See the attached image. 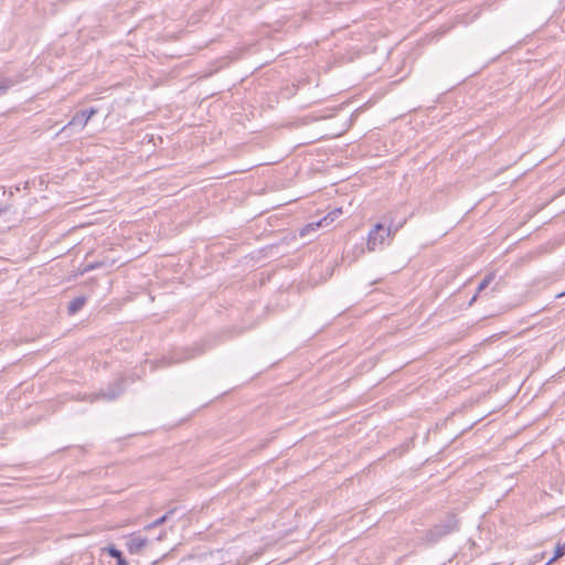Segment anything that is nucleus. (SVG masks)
Here are the masks:
<instances>
[{"label": "nucleus", "mask_w": 565, "mask_h": 565, "mask_svg": "<svg viewBox=\"0 0 565 565\" xmlns=\"http://www.w3.org/2000/svg\"><path fill=\"white\" fill-rule=\"evenodd\" d=\"M396 231L397 228L392 230L391 226H385L381 223L375 224L367 235V250L374 252L376 249L383 248L386 244L390 243L392 236L396 233Z\"/></svg>", "instance_id": "f257e3e1"}, {"label": "nucleus", "mask_w": 565, "mask_h": 565, "mask_svg": "<svg viewBox=\"0 0 565 565\" xmlns=\"http://www.w3.org/2000/svg\"><path fill=\"white\" fill-rule=\"evenodd\" d=\"M126 379L120 376L113 382L108 383L105 388L99 390L96 393L89 394L85 399L93 403L99 399L106 402H113L122 395L125 392Z\"/></svg>", "instance_id": "f03ea898"}, {"label": "nucleus", "mask_w": 565, "mask_h": 565, "mask_svg": "<svg viewBox=\"0 0 565 565\" xmlns=\"http://www.w3.org/2000/svg\"><path fill=\"white\" fill-rule=\"evenodd\" d=\"M203 352L201 347H193L188 349H179L172 352V354L168 358H163L160 363L162 366L172 365L175 363H181L183 361H188L190 359L200 355Z\"/></svg>", "instance_id": "7ed1b4c3"}, {"label": "nucleus", "mask_w": 565, "mask_h": 565, "mask_svg": "<svg viewBox=\"0 0 565 565\" xmlns=\"http://www.w3.org/2000/svg\"><path fill=\"white\" fill-rule=\"evenodd\" d=\"M458 529V522L454 516L448 518L444 523L437 524L428 532V537L436 541L441 536L451 533Z\"/></svg>", "instance_id": "20e7f679"}, {"label": "nucleus", "mask_w": 565, "mask_h": 565, "mask_svg": "<svg viewBox=\"0 0 565 565\" xmlns=\"http://www.w3.org/2000/svg\"><path fill=\"white\" fill-rule=\"evenodd\" d=\"M97 113V110L93 107L88 108V109H84V110H81V111H77L73 118L71 119V121L65 125L60 132H65L67 131L71 127L73 126H77L79 127V129H83L88 120Z\"/></svg>", "instance_id": "39448f33"}, {"label": "nucleus", "mask_w": 565, "mask_h": 565, "mask_svg": "<svg viewBox=\"0 0 565 565\" xmlns=\"http://www.w3.org/2000/svg\"><path fill=\"white\" fill-rule=\"evenodd\" d=\"M148 539L140 535H130L126 541V547L130 554H139L148 545Z\"/></svg>", "instance_id": "423d86ee"}, {"label": "nucleus", "mask_w": 565, "mask_h": 565, "mask_svg": "<svg viewBox=\"0 0 565 565\" xmlns=\"http://www.w3.org/2000/svg\"><path fill=\"white\" fill-rule=\"evenodd\" d=\"M86 300L87 299L85 296L75 297L73 300L70 301L67 306L68 313L75 315L76 312H78L86 303Z\"/></svg>", "instance_id": "0eeeda50"}, {"label": "nucleus", "mask_w": 565, "mask_h": 565, "mask_svg": "<svg viewBox=\"0 0 565 565\" xmlns=\"http://www.w3.org/2000/svg\"><path fill=\"white\" fill-rule=\"evenodd\" d=\"M324 223H327V218H320L317 222L309 223L300 230L299 235L305 237L310 231H315L318 227H324Z\"/></svg>", "instance_id": "6e6552de"}, {"label": "nucleus", "mask_w": 565, "mask_h": 565, "mask_svg": "<svg viewBox=\"0 0 565 565\" xmlns=\"http://www.w3.org/2000/svg\"><path fill=\"white\" fill-rule=\"evenodd\" d=\"M174 512H175V509H170L166 514H163L159 519L154 520L152 523L146 525L145 529L150 530L152 527L163 524L170 518V515L173 514Z\"/></svg>", "instance_id": "1a4fd4ad"}, {"label": "nucleus", "mask_w": 565, "mask_h": 565, "mask_svg": "<svg viewBox=\"0 0 565 565\" xmlns=\"http://www.w3.org/2000/svg\"><path fill=\"white\" fill-rule=\"evenodd\" d=\"M17 83V81L10 77H3L0 79V97L7 94V92Z\"/></svg>", "instance_id": "9d476101"}, {"label": "nucleus", "mask_w": 565, "mask_h": 565, "mask_svg": "<svg viewBox=\"0 0 565 565\" xmlns=\"http://www.w3.org/2000/svg\"><path fill=\"white\" fill-rule=\"evenodd\" d=\"M342 209L341 207H337V209H333L331 212L328 213V215H326L323 218H327V223H324V227L326 226H329L332 222H334L338 217H340V215H342Z\"/></svg>", "instance_id": "9b49d317"}, {"label": "nucleus", "mask_w": 565, "mask_h": 565, "mask_svg": "<svg viewBox=\"0 0 565 565\" xmlns=\"http://www.w3.org/2000/svg\"><path fill=\"white\" fill-rule=\"evenodd\" d=\"M565 555V543L564 544H557L555 547L554 556L547 562L546 565H551L556 559L561 558Z\"/></svg>", "instance_id": "f8f14e48"}, {"label": "nucleus", "mask_w": 565, "mask_h": 565, "mask_svg": "<svg viewBox=\"0 0 565 565\" xmlns=\"http://www.w3.org/2000/svg\"><path fill=\"white\" fill-rule=\"evenodd\" d=\"M494 279V274L493 273H490L488 274L483 279L482 281L479 284L478 286V289H477V294L481 292L483 289H486L490 282Z\"/></svg>", "instance_id": "ddd939ff"}, {"label": "nucleus", "mask_w": 565, "mask_h": 565, "mask_svg": "<svg viewBox=\"0 0 565 565\" xmlns=\"http://www.w3.org/2000/svg\"><path fill=\"white\" fill-rule=\"evenodd\" d=\"M105 550L108 553V555L115 558L116 561L124 557L122 552L118 550L115 545H109Z\"/></svg>", "instance_id": "4468645a"}, {"label": "nucleus", "mask_w": 565, "mask_h": 565, "mask_svg": "<svg viewBox=\"0 0 565 565\" xmlns=\"http://www.w3.org/2000/svg\"><path fill=\"white\" fill-rule=\"evenodd\" d=\"M117 565H129L125 557L117 559Z\"/></svg>", "instance_id": "2eb2a0df"}, {"label": "nucleus", "mask_w": 565, "mask_h": 565, "mask_svg": "<svg viewBox=\"0 0 565 565\" xmlns=\"http://www.w3.org/2000/svg\"><path fill=\"white\" fill-rule=\"evenodd\" d=\"M96 267H97V265H95V264H93V265H88V266L85 268V271L90 270V269H94V268H96Z\"/></svg>", "instance_id": "dca6fc26"}, {"label": "nucleus", "mask_w": 565, "mask_h": 565, "mask_svg": "<svg viewBox=\"0 0 565 565\" xmlns=\"http://www.w3.org/2000/svg\"><path fill=\"white\" fill-rule=\"evenodd\" d=\"M476 299H477V295H475V296L472 297V299L470 300V305H471L473 301H476Z\"/></svg>", "instance_id": "f3484780"}]
</instances>
